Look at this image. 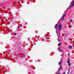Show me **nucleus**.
Masks as SVG:
<instances>
[{
    "label": "nucleus",
    "instance_id": "1",
    "mask_svg": "<svg viewBox=\"0 0 74 74\" xmlns=\"http://www.w3.org/2000/svg\"><path fill=\"white\" fill-rule=\"evenodd\" d=\"M62 24H59L58 26V29L59 30H60L61 29H62Z\"/></svg>",
    "mask_w": 74,
    "mask_h": 74
},
{
    "label": "nucleus",
    "instance_id": "2",
    "mask_svg": "<svg viewBox=\"0 0 74 74\" xmlns=\"http://www.w3.org/2000/svg\"><path fill=\"white\" fill-rule=\"evenodd\" d=\"M71 5L72 7L74 5V0L72 2L71 4Z\"/></svg>",
    "mask_w": 74,
    "mask_h": 74
},
{
    "label": "nucleus",
    "instance_id": "3",
    "mask_svg": "<svg viewBox=\"0 0 74 74\" xmlns=\"http://www.w3.org/2000/svg\"><path fill=\"white\" fill-rule=\"evenodd\" d=\"M58 27V24H56L55 26V28L56 29H57V27Z\"/></svg>",
    "mask_w": 74,
    "mask_h": 74
},
{
    "label": "nucleus",
    "instance_id": "4",
    "mask_svg": "<svg viewBox=\"0 0 74 74\" xmlns=\"http://www.w3.org/2000/svg\"><path fill=\"white\" fill-rule=\"evenodd\" d=\"M62 66H60V67L58 69V70H62Z\"/></svg>",
    "mask_w": 74,
    "mask_h": 74
},
{
    "label": "nucleus",
    "instance_id": "5",
    "mask_svg": "<svg viewBox=\"0 0 74 74\" xmlns=\"http://www.w3.org/2000/svg\"><path fill=\"white\" fill-rule=\"evenodd\" d=\"M59 65L60 66H62V61H60V62L59 63Z\"/></svg>",
    "mask_w": 74,
    "mask_h": 74
},
{
    "label": "nucleus",
    "instance_id": "6",
    "mask_svg": "<svg viewBox=\"0 0 74 74\" xmlns=\"http://www.w3.org/2000/svg\"><path fill=\"white\" fill-rule=\"evenodd\" d=\"M70 59H69L68 60H67V63H70Z\"/></svg>",
    "mask_w": 74,
    "mask_h": 74
},
{
    "label": "nucleus",
    "instance_id": "7",
    "mask_svg": "<svg viewBox=\"0 0 74 74\" xmlns=\"http://www.w3.org/2000/svg\"><path fill=\"white\" fill-rule=\"evenodd\" d=\"M69 47L70 49H71V48H72V46H69Z\"/></svg>",
    "mask_w": 74,
    "mask_h": 74
},
{
    "label": "nucleus",
    "instance_id": "8",
    "mask_svg": "<svg viewBox=\"0 0 74 74\" xmlns=\"http://www.w3.org/2000/svg\"><path fill=\"white\" fill-rule=\"evenodd\" d=\"M66 16V14H63V17H64V16Z\"/></svg>",
    "mask_w": 74,
    "mask_h": 74
},
{
    "label": "nucleus",
    "instance_id": "9",
    "mask_svg": "<svg viewBox=\"0 0 74 74\" xmlns=\"http://www.w3.org/2000/svg\"><path fill=\"white\" fill-rule=\"evenodd\" d=\"M61 44H62V43H59L58 44V46H60V45H61Z\"/></svg>",
    "mask_w": 74,
    "mask_h": 74
},
{
    "label": "nucleus",
    "instance_id": "10",
    "mask_svg": "<svg viewBox=\"0 0 74 74\" xmlns=\"http://www.w3.org/2000/svg\"><path fill=\"white\" fill-rule=\"evenodd\" d=\"M63 50H60V52H63Z\"/></svg>",
    "mask_w": 74,
    "mask_h": 74
},
{
    "label": "nucleus",
    "instance_id": "11",
    "mask_svg": "<svg viewBox=\"0 0 74 74\" xmlns=\"http://www.w3.org/2000/svg\"><path fill=\"white\" fill-rule=\"evenodd\" d=\"M69 63V66H70V65H71V63Z\"/></svg>",
    "mask_w": 74,
    "mask_h": 74
},
{
    "label": "nucleus",
    "instance_id": "12",
    "mask_svg": "<svg viewBox=\"0 0 74 74\" xmlns=\"http://www.w3.org/2000/svg\"><path fill=\"white\" fill-rule=\"evenodd\" d=\"M70 22H73V20H72V19H71L70 20Z\"/></svg>",
    "mask_w": 74,
    "mask_h": 74
},
{
    "label": "nucleus",
    "instance_id": "13",
    "mask_svg": "<svg viewBox=\"0 0 74 74\" xmlns=\"http://www.w3.org/2000/svg\"><path fill=\"white\" fill-rule=\"evenodd\" d=\"M58 41H59V42H60V39H58Z\"/></svg>",
    "mask_w": 74,
    "mask_h": 74
},
{
    "label": "nucleus",
    "instance_id": "14",
    "mask_svg": "<svg viewBox=\"0 0 74 74\" xmlns=\"http://www.w3.org/2000/svg\"><path fill=\"white\" fill-rule=\"evenodd\" d=\"M64 19V17H62V21H63V19Z\"/></svg>",
    "mask_w": 74,
    "mask_h": 74
},
{
    "label": "nucleus",
    "instance_id": "15",
    "mask_svg": "<svg viewBox=\"0 0 74 74\" xmlns=\"http://www.w3.org/2000/svg\"><path fill=\"white\" fill-rule=\"evenodd\" d=\"M14 35H15V36H16V34H14Z\"/></svg>",
    "mask_w": 74,
    "mask_h": 74
},
{
    "label": "nucleus",
    "instance_id": "16",
    "mask_svg": "<svg viewBox=\"0 0 74 74\" xmlns=\"http://www.w3.org/2000/svg\"><path fill=\"white\" fill-rule=\"evenodd\" d=\"M66 74V73H63V74Z\"/></svg>",
    "mask_w": 74,
    "mask_h": 74
},
{
    "label": "nucleus",
    "instance_id": "17",
    "mask_svg": "<svg viewBox=\"0 0 74 74\" xmlns=\"http://www.w3.org/2000/svg\"><path fill=\"white\" fill-rule=\"evenodd\" d=\"M18 28H19L20 27L19 26H18Z\"/></svg>",
    "mask_w": 74,
    "mask_h": 74
},
{
    "label": "nucleus",
    "instance_id": "18",
    "mask_svg": "<svg viewBox=\"0 0 74 74\" xmlns=\"http://www.w3.org/2000/svg\"><path fill=\"white\" fill-rule=\"evenodd\" d=\"M64 44H66V42H64Z\"/></svg>",
    "mask_w": 74,
    "mask_h": 74
},
{
    "label": "nucleus",
    "instance_id": "19",
    "mask_svg": "<svg viewBox=\"0 0 74 74\" xmlns=\"http://www.w3.org/2000/svg\"><path fill=\"white\" fill-rule=\"evenodd\" d=\"M25 55H24V56H23V57H25Z\"/></svg>",
    "mask_w": 74,
    "mask_h": 74
},
{
    "label": "nucleus",
    "instance_id": "20",
    "mask_svg": "<svg viewBox=\"0 0 74 74\" xmlns=\"http://www.w3.org/2000/svg\"><path fill=\"white\" fill-rule=\"evenodd\" d=\"M58 49H60V48H58Z\"/></svg>",
    "mask_w": 74,
    "mask_h": 74
},
{
    "label": "nucleus",
    "instance_id": "21",
    "mask_svg": "<svg viewBox=\"0 0 74 74\" xmlns=\"http://www.w3.org/2000/svg\"><path fill=\"white\" fill-rule=\"evenodd\" d=\"M58 74H60V73H58Z\"/></svg>",
    "mask_w": 74,
    "mask_h": 74
},
{
    "label": "nucleus",
    "instance_id": "22",
    "mask_svg": "<svg viewBox=\"0 0 74 74\" xmlns=\"http://www.w3.org/2000/svg\"><path fill=\"white\" fill-rule=\"evenodd\" d=\"M58 35V33H57V35Z\"/></svg>",
    "mask_w": 74,
    "mask_h": 74
}]
</instances>
